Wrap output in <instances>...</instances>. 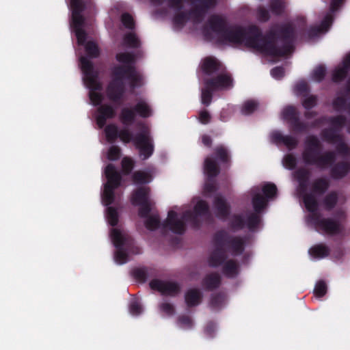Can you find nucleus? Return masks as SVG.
I'll list each match as a JSON object with an SVG mask.
<instances>
[{
	"label": "nucleus",
	"mask_w": 350,
	"mask_h": 350,
	"mask_svg": "<svg viewBox=\"0 0 350 350\" xmlns=\"http://www.w3.org/2000/svg\"><path fill=\"white\" fill-rule=\"evenodd\" d=\"M215 92L208 85H204L201 91V102L205 106H208L213 99V92Z\"/></svg>",
	"instance_id": "38"
},
{
	"label": "nucleus",
	"mask_w": 350,
	"mask_h": 350,
	"mask_svg": "<svg viewBox=\"0 0 350 350\" xmlns=\"http://www.w3.org/2000/svg\"><path fill=\"white\" fill-rule=\"evenodd\" d=\"M317 96L310 95L303 100L302 105L306 109L310 110L317 105Z\"/></svg>",
	"instance_id": "64"
},
{
	"label": "nucleus",
	"mask_w": 350,
	"mask_h": 350,
	"mask_svg": "<svg viewBox=\"0 0 350 350\" xmlns=\"http://www.w3.org/2000/svg\"><path fill=\"white\" fill-rule=\"evenodd\" d=\"M293 130L296 133H304L306 132L308 129V126L307 123L304 122H301L299 118L295 119L291 123Z\"/></svg>",
	"instance_id": "58"
},
{
	"label": "nucleus",
	"mask_w": 350,
	"mask_h": 350,
	"mask_svg": "<svg viewBox=\"0 0 350 350\" xmlns=\"http://www.w3.org/2000/svg\"><path fill=\"white\" fill-rule=\"evenodd\" d=\"M105 174L107 179L105 186L112 187L117 189L120 187L122 181V176L119 172L117 171L114 165L108 164L105 170Z\"/></svg>",
	"instance_id": "22"
},
{
	"label": "nucleus",
	"mask_w": 350,
	"mask_h": 350,
	"mask_svg": "<svg viewBox=\"0 0 350 350\" xmlns=\"http://www.w3.org/2000/svg\"><path fill=\"white\" fill-rule=\"evenodd\" d=\"M189 19V14L186 12L179 11L173 18V23L176 26L183 27Z\"/></svg>",
	"instance_id": "47"
},
{
	"label": "nucleus",
	"mask_w": 350,
	"mask_h": 350,
	"mask_svg": "<svg viewBox=\"0 0 350 350\" xmlns=\"http://www.w3.org/2000/svg\"><path fill=\"white\" fill-rule=\"evenodd\" d=\"M327 286L325 282L323 280H319L315 285L314 294L317 297H322L327 293Z\"/></svg>",
	"instance_id": "55"
},
{
	"label": "nucleus",
	"mask_w": 350,
	"mask_h": 350,
	"mask_svg": "<svg viewBox=\"0 0 350 350\" xmlns=\"http://www.w3.org/2000/svg\"><path fill=\"white\" fill-rule=\"evenodd\" d=\"M226 299V294L224 292L213 293L211 296L210 306L213 309H220Z\"/></svg>",
	"instance_id": "36"
},
{
	"label": "nucleus",
	"mask_w": 350,
	"mask_h": 350,
	"mask_svg": "<svg viewBox=\"0 0 350 350\" xmlns=\"http://www.w3.org/2000/svg\"><path fill=\"white\" fill-rule=\"evenodd\" d=\"M329 174L334 180L345 178L350 172V163L345 161H338L330 167Z\"/></svg>",
	"instance_id": "19"
},
{
	"label": "nucleus",
	"mask_w": 350,
	"mask_h": 350,
	"mask_svg": "<svg viewBox=\"0 0 350 350\" xmlns=\"http://www.w3.org/2000/svg\"><path fill=\"white\" fill-rule=\"evenodd\" d=\"M121 156V148L118 146H111L108 150L107 158L110 161H117Z\"/></svg>",
	"instance_id": "61"
},
{
	"label": "nucleus",
	"mask_w": 350,
	"mask_h": 350,
	"mask_svg": "<svg viewBox=\"0 0 350 350\" xmlns=\"http://www.w3.org/2000/svg\"><path fill=\"white\" fill-rule=\"evenodd\" d=\"M326 75V68L323 65L316 67L312 73V78L317 82H321Z\"/></svg>",
	"instance_id": "51"
},
{
	"label": "nucleus",
	"mask_w": 350,
	"mask_h": 350,
	"mask_svg": "<svg viewBox=\"0 0 350 350\" xmlns=\"http://www.w3.org/2000/svg\"><path fill=\"white\" fill-rule=\"evenodd\" d=\"M145 219L144 225L150 231L161 227V231L163 234L166 230H169L174 234H183L186 230L185 223L178 218V213L172 210L168 212L167 218L162 224L158 215H150Z\"/></svg>",
	"instance_id": "6"
},
{
	"label": "nucleus",
	"mask_w": 350,
	"mask_h": 350,
	"mask_svg": "<svg viewBox=\"0 0 350 350\" xmlns=\"http://www.w3.org/2000/svg\"><path fill=\"white\" fill-rule=\"evenodd\" d=\"M98 112L96 122L100 128H103L105 125L107 119L113 118L116 115L112 106L107 104L100 105L98 108Z\"/></svg>",
	"instance_id": "25"
},
{
	"label": "nucleus",
	"mask_w": 350,
	"mask_h": 350,
	"mask_svg": "<svg viewBox=\"0 0 350 350\" xmlns=\"http://www.w3.org/2000/svg\"><path fill=\"white\" fill-rule=\"evenodd\" d=\"M206 12L201 7L196 6L188 12L189 19H192L195 23H200L203 21Z\"/></svg>",
	"instance_id": "37"
},
{
	"label": "nucleus",
	"mask_w": 350,
	"mask_h": 350,
	"mask_svg": "<svg viewBox=\"0 0 350 350\" xmlns=\"http://www.w3.org/2000/svg\"><path fill=\"white\" fill-rule=\"evenodd\" d=\"M185 300L189 308L198 306L202 300V294L198 288L189 289L185 295Z\"/></svg>",
	"instance_id": "29"
},
{
	"label": "nucleus",
	"mask_w": 350,
	"mask_h": 350,
	"mask_svg": "<svg viewBox=\"0 0 350 350\" xmlns=\"http://www.w3.org/2000/svg\"><path fill=\"white\" fill-rule=\"evenodd\" d=\"M217 163L219 161L226 168L231 165V157L229 150L223 145L216 146L213 150V157H211Z\"/></svg>",
	"instance_id": "21"
},
{
	"label": "nucleus",
	"mask_w": 350,
	"mask_h": 350,
	"mask_svg": "<svg viewBox=\"0 0 350 350\" xmlns=\"http://www.w3.org/2000/svg\"><path fill=\"white\" fill-rule=\"evenodd\" d=\"M121 22L124 27L128 29L133 30L135 27V23L133 17L128 12H124L121 15Z\"/></svg>",
	"instance_id": "52"
},
{
	"label": "nucleus",
	"mask_w": 350,
	"mask_h": 350,
	"mask_svg": "<svg viewBox=\"0 0 350 350\" xmlns=\"http://www.w3.org/2000/svg\"><path fill=\"white\" fill-rule=\"evenodd\" d=\"M226 19L217 14L211 15L207 23L203 27L202 32L206 38L212 37V32L218 36L221 40L228 29Z\"/></svg>",
	"instance_id": "12"
},
{
	"label": "nucleus",
	"mask_w": 350,
	"mask_h": 350,
	"mask_svg": "<svg viewBox=\"0 0 350 350\" xmlns=\"http://www.w3.org/2000/svg\"><path fill=\"white\" fill-rule=\"evenodd\" d=\"M277 191L276 185L271 183H266L262 188V193L267 200L273 198L277 194Z\"/></svg>",
	"instance_id": "45"
},
{
	"label": "nucleus",
	"mask_w": 350,
	"mask_h": 350,
	"mask_svg": "<svg viewBox=\"0 0 350 350\" xmlns=\"http://www.w3.org/2000/svg\"><path fill=\"white\" fill-rule=\"evenodd\" d=\"M214 245L215 248L209 256L208 264L211 267H218L227 260L228 255L224 249V245Z\"/></svg>",
	"instance_id": "18"
},
{
	"label": "nucleus",
	"mask_w": 350,
	"mask_h": 350,
	"mask_svg": "<svg viewBox=\"0 0 350 350\" xmlns=\"http://www.w3.org/2000/svg\"><path fill=\"white\" fill-rule=\"evenodd\" d=\"M152 114L150 106L145 100H139L133 107H123L120 111L119 119L124 126H129L135 122L137 115L147 118Z\"/></svg>",
	"instance_id": "9"
},
{
	"label": "nucleus",
	"mask_w": 350,
	"mask_h": 350,
	"mask_svg": "<svg viewBox=\"0 0 350 350\" xmlns=\"http://www.w3.org/2000/svg\"><path fill=\"white\" fill-rule=\"evenodd\" d=\"M347 99L344 96H338L334 99L332 105L334 109L337 111L346 110Z\"/></svg>",
	"instance_id": "57"
},
{
	"label": "nucleus",
	"mask_w": 350,
	"mask_h": 350,
	"mask_svg": "<svg viewBox=\"0 0 350 350\" xmlns=\"http://www.w3.org/2000/svg\"><path fill=\"white\" fill-rule=\"evenodd\" d=\"M284 167L288 170H294L297 165V159L292 154H287L283 159Z\"/></svg>",
	"instance_id": "60"
},
{
	"label": "nucleus",
	"mask_w": 350,
	"mask_h": 350,
	"mask_svg": "<svg viewBox=\"0 0 350 350\" xmlns=\"http://www.w3.org/2000/svg\"><path fill=\"white\" fill-rule=\"evenodd\" d=\"M116 59L122 64L111 69V80L107 87V95L111 101L120 103L125 92L124 80H129L130 88L135 89L142 85V79L134 65L135 56L133 53L120 52L116 54Z\"/></svg>",
	"instance_id": "3"
},
{
	"label": "nucleus",
	"mask_w": 350,
	"mask_h": 350,
	"mask_svg": "<svg viewBox=\"0 0 350 350\" xmlns=\"http://www.w3.org/2000/svg\"><path fill=\"white\" fill-rule=\"evenodd\" d=\"M152 180V175L149 172L137 170L132 174V180L136 185L149 183Z\"/></svg>",
	"instance_id": "34"
},
{
	"label": "nucleus",
	"mask_w": 350,
	"mask_h": 350,
	"mask_svg": "<svg viewBox=\"0 0 350 350\" xmlns=\"http://www.w3.org/2000/svg\"><path fill=\"white\" fill-rule=\"evenodd\" d=\"M124 42L127 46L133 49H137L141 44L139 39L133 32L127 33L124 35Z\"/></svg>",
	"instance_id": "39"
},
{
	"label": "nucleus",
	"mask_w": 350,
	"mask_h": 350,
	"mask_svg": "<svg viewBox=\"0 0 350 350\" xmlns=\"http://www.w3.org/2000/svg\"><path fill=\"white\" fill-rule=\"evenodd\" d=\"M133 277L140 282H145L148 276L147 268H137L133 271Z\"/></svg>",
	"instance_id": "54"
},
{
	"label": "nucleus",
	"mask_w": 350,
	"mask_h": 350,
	"mask_svg": "<svg viewBox=\"0 0 350 350\" xmlns=\"http://www.w3.org/2000/svg\"><path fill=\"white\" fill-rule=\"evenodd\" d=\"M338 195L336 191H332L328 193L323 200V204L326 211L332 210L337 204Z\"/></svg>",
	"instance_id": "35"
},
{
	"label": "nucleus",
	"mask_w": 350,
	"mask_h": 350,
	"mask_svg": "<svg viewBox=\"0 0 350 350\" xmlns=\"http://www.w3.org/2000/svg\"><path fill=\"white\" fill-rule=\"evenodd\" d=\"M138 126H142V131L137 135L133 134V139L136 147L139 150V155L143 160L148 159L154 152V144L152 139L149 134L148 129L142 123H138Z\"/></svg>",
	"instance_id": "11"
},
{
	"label": "nucleus",
	"mask_w": 350,
	"mask_h": 350,
	"mask_svg": "<svg viewBox=\"0 0 350 350\" xmlns=\"http://www.w3.org/2000/svg\"><path fill=\"white\" fill-rule=\"evenodd\" d=\"M348 70L343 66L336 68L332 74V81L339 83L343 81L347 76Z\"/></svg>",
	"instance_id": "53"
},
{
	"label": "nucleus",
	"mask_w": 350,
	"mask_h": 350,
	"mask_svg": "<svg viewBox=\"0 0 350 350\" xmlns=\"http://www.w3.org/2000/svg\"><path fill=\"white\" fill-rule=\"evenodd\" d=\"M214 244L226 246L233 256L241 255L245 247V238L239 236H231L226 230L216 232L213 238Z\"/></svg>",
	"instance_id": "8"
},
{
	"label": "nucleus",
	"mask_w": 350,
	"mask_h": 350,
	"mask_svg": "<svg viewBox=\"0 0 350 350\" xmlns=\"http://www.w3.org/2000/svg\"><path fill=\"white\" fill-rule=\"evenodd\" d=\"M111 238L116 248L114 258L118 264H124L128 261V253L139 254L142 252L141 248L135 245L134 239L118 228L111 229Z\"/></svg>",
	"instance_id": "5"
},
{
	"label": "nucleus",
	"mask_w": 350,
	"mask_h": 350,
	"mask_svg": "<svg viewBox=\"0 0 350 350\" xmlns=\"http://www.w3.org/2000/svg\"><path fill=\"white\" fill-rule=\"evenodd\" d=\"M84 45L86 54L89 57L96 58L100 55L99 48L94 42L88 41Z\"/></svg>",
	"instance_id": "43"
},
{
	"label": "nucleus",
	"mask_w": 350,
	"mask_h": 350,
	"mask_svg": "<svg viewBox=\"0 0 350 350\" xmlns=\"http://www.w3.org/2000/svg\"><path fill=\"white\" fill-rule=\"evenodd\" d=\"M79 61L81 69L84 75V81L90 89V98L94 105H99L103 100V96L97 92L102 90V84L98 81V74L94 70L93 63L86 57L81 56Z\"/></svg>",
	"instance_id": "7"
},
{
	"label": "nucleus",
	"mask_w": 350,
	"mask_h": 350,
	"mask_svg": "<svg viewBox=\"0 0 350 350\" xmlns=\"http://www.w3.org/2000/svg\"><path fill=\"white\" fill-rule=\"evenodd\" d=\"M322 144L319 139L314 135L306 137L304 141V148L301 153L304 163L306 165L315 166L324 170L329 168L336 162V155L332 150L321 153Z\"/></svg>",
	"instance_id": "4"
},
{
	"label": "nucleus",
	"mask_w": 350,
	"mask_h": 350,
	"mask_svg": "<svg viewBox=\"0 0 350 350\" xmlns=\"http://www.w3.org/2000/svg\"><path fill=\"white\" fill-rule=\"evenodd\" d=\"M256 18L260 22L265 23L270 19V14L265 8L259 6L256 10Z\"/></svg>",
	"instance_id": "59"
},
{
	"label": "nucleus",
	"mask_w": 350,
	"mask_h": 350,
	"mask_svg": "<svg viewBox=\"0 0 350 350\" xmlns=\"http://www.w3.org/2000/svg\"><path fill=\"white\" fill-rule=\"evenodd\" d=\"M116 188L104 185L102 198L105 206L111 204L115 199L114 190Z\"/></svg>",
	"instance_id": "42"
},
{
	"label": "nucleus",
	"mask_w": 350,
	"mask_h": 350,
	"mask_svg": "<svg viewBox=\"0 0 350 350\" xmlns=\"http://www.w3.org/2000/svg\"><path fill=\"white\" fill-rule=\"evenodd\" d=\"M268 200L260 193H254L252 199V204L254 211L262 213L267 206Z\"/></svg>",
	"instance_id": "32"
},
{
	"label": "nucleus",
	"mask_w": 350,
	"mask_h": 350,
	"mask_svg": "<svg viewBox=\"0 0 350 350\" xmlns=\"http://www.w3.org/2000/svg\"><path fill=\"white\" fill-rule=\"evenodd\" d=\"M107 217L109 224L111 226H116L119 221V215L117 210L112 206H109L107 209Z\"/></svg>",
	"instance_id": "50"
},
{
	"label": "nucleus",
	"mask_w": 350,
	"mask_h": 350,
	"mask_svg": "<svg viewBox=\"0 0 350 350\" xmlns=\"http://www.w3.org/2000/svg\"><path fill=\"white\" fill-rule=\"evenodd\" d=\"M150 189L148 187H140L135 190L132 194L131 202L134 206L150 202L149 193Z\"/></svg>",
	"instance_id": "28"
},
{
	"label": "nucleus",
	"mask_w": 350,
	"mask_h": 350,
	"mask_svg": "<svg viewBox=\"0 0 350 350\" xmlns=\"http://www.w3.org/2000/svg\"><path fill=\"white\" fill-rule=\"evenodd\" d=\"M261 214L262 213L254 211L247 215L245 224L250 231L254 232L258 228L261 222Z\"/></svg>",
	"instance_id": "33"
},
{
	"label": "nucleus",
	"mask_w": 350,
	"mask_h": 350,
	"mask_svg": "<svg viewBox=\"0 0 350 350\" xmlns=\"http://www.w3.org/2000/svg\"><path fill=\"white\" fill-rule=\"evenodd\" d=\"M258 105V103L254 100H247L242 105L241 113L243 115H250L256 110Z\"/></svg>",
	"instance_id": "49"
},
{
	"label": "nucleus",
	"mask_w": 350,
	"mask_h": 350,
	"mask_svg": "<svg viewBox=\"0 0 350 350\" xmlns=\"http://www.w3.org/2000/svg\"><path fill=\"white\" fill-rule=\"evenodd\" d=\"M329 123L332 124L336 131L342 128L347 123V118L345 116L339 115L334 117H330L329 119Z\"/></svg>",
	"instance_id": "48"
},
{
	"label": "nucleus",
	"mask_w": 350,
	"mask_h": 350,
	"mask_svg": "<svg viewBox=\"0 0 350 350\" xmlns=\"http://www.w3.org/2000/svg\"><path fill=\"white\" fill-rule=\"evenodd\" d=\"M150 287L165 295H175L180 291L179 285L173 282H164L159 279L150 281Z\"/></svg>",
	"instance_id": "16"
},
{
	"label": "nucleus",
	"mask_w": 350,
	"mask_h": 350,
	"mask_svg": "<svg viewBox=\"0 0 350 350\" xmlns=\"http://www.w3.org/2000/svg\"><path fill=\"white\" fill-rule=\"evenodd\" d=\"M322 137L328 142L334 143L340 139L334 128L325 129L321 131Z\"/></svg>",
	"instance_id": "40"
},
{
	"label": "nucleus",
	"mask_w": 350,
	"mask_h": 350,
	"mask_svg": "<svg viewBox=\"0 0 350 350\" xmlns=\"http://www.w3.org/2000/svg\"><path fill=\"white\" fill-rule=\"evenodd\" d=\"M217 217L222 220L226 219L230 213V206L222 196H216L213 201Z\"/></svg>",
	"instance_id": "23"
},
{
	"label": "nucleus",
	"mask_w": 350,
	"mask_h": 350,
	"mask_svg": "<svg viewBox=\"0 0 350 350\" xmlns=\"http://www.w3.org/2000/svg\"><path fill=\"white\" fill-rule=\"evenodd\" d=\"M221 283V278L218 273L213 272L207 274L202 281V285L205 290L212 291L217 288Z\"/></svg>",
	"instance_id": "27"
},
{
	"label": "nucleus",
	"mask_w": 350,
	"mask_h": 350,
	"mask_svg": "<svg viewBox=\"0 0 350 350\" xmlns=\"http://www.w3.org/2000/svg\"><path fill=\"white\" fill-rule=\"evenodd\" d=\"M296 38L294 25L286 23L274 25L265 35L256 25L247 28L228 27L221 40L234 44H243L269 56L284 57L293 51Z\"/></svg>",
	"instance_id": "1"
},
{
	"label": "nucleus",
	"mask_w": 350,
	"mask_h": 350,
	"mask_svg": "<svg viewBox=\"0 0 350 350\" xmlns=\"http://www.w3.org/2000/svg\"><path fill=\"white\" fill-rule=\"evenodd\" d=\"M204 172L207 176L204 189L208 193L217 191L215 178L220 173V167L211 157H206L204 161Z\"/></svg>",
	"instance_id": "13"
},
{
	"label": "nucleus",
	"mask_w": 350,
	"mask_h": 350,
	"mask_svg": "<svg viewBox=\"0 0 350 350\" xmlns=\"http://www.w3.org/2000/svg\"><path fill=\"white\" fill-rule=\"evenodd\" d=\"M269 8L273 14L281 15L284 11V2L282 0H270Z\"/></svg>",
	"instance_id": "44"
},
{
	"label": "nucleus",
	"mask_w": 350,
	"mask_h": 350,
	"mask_svg": "<svg viewBox=\"0 0 350 350\" xmlns=\"http://www.w3.org/2000/svg\"><path fill=\"white\" fill-rule=\"evenodd\" d=\"M245 226V220L241 215H234L230 222V226L234 230H241Z\"/></svg>",
	"instance_id": "46"
},
{
	"label": "nucleus",
	"mask_w": 350,
	"mask_h": 350,
	"mask_svg": "<svg viewBox=\"0 0 350 350\" xmlns=\"http://www.w3.org/2000/svg\"><path fill=\"white\" fill-rule=\"evenodd\" d=\"M334 21L333 15L327 14L319 25L311 26L308 30L310 38L317 37L319 34L326 32L332 25Z\"/></svg>",
	"instance_id": "20"
},
{
	"label": "nucleus",
	"mask_w": 350,
	"mask_h": 350,
	"mask_svg": "<svg viewBox=\"0 0 350 350\" xmlns=\"http://www.w3.org/2000/svg\"><path fill=\"white\" fill-rule=\"evenodd\" d=\"M221 63L213 56H207L201 60L200 68L206 76H211L221 70Z\"/></svg>",
	"instance_id": "17"
},
{
	"label": "nucleus",
	"mask_w": 350,
	"mask_h": 350,
	"mask_svg": "<svg viewBox=\"0 0 350 350\" xmlns=\"http://www.w3.org/2000/svg\"><path fill=\"white\" fill-rule=\"evenodd\" d=\"M239 266L235 260H227L222 267L223 273L228 278H234L239 273Z\"/></svg>",
	"instance_id": "30"
},
{
	"label": "nucleus",
	"mask_w": 350,
	"mask_h": 350,
	"mask_svg": "<svg viewBox=\"0 0 350 350\" xmlns=\"http://www.w3.org/2000/svg\"><path fill=\"white\" fill-rule=\"evenodd\" d=\"M199 217H204L206 220L209 223L213 221L209 205L203 200L197 202L193 207V211L189 210L185 211L180 219L184 222L185 221L189 222L191 228L199 229L202 226V221Z\"/></svg>",
	"instance_id": "10"
},
{
	"label": "nucleus",
	"mask_w": 350,
	"mask_h": 350,
	"mask_svg": "<svg viewBox=\"0 0 350 350\" xmlns=\"http://www.w3.org/2000/svg\"><path fill=\"white\" fill-rule=\"evenodd\" d=\"M329 248L323 243H319L313 245L309 250V254L314 258L321 259L327 257L329 255Z\"/></svg>",
	"instance_id": "31"
},
{
	"label": "nucleus",
	"mask_w": 350,
	"mask_h": 350,
	"mask_svg": "<svg viewBox=\"0 0 350 350\" xmlns=\"http://www.w3.org/2000/svg\"><path fill=\"white\" fill-rule=\"evenodd\" d=\"M72 14H82L85 9V5L81 0H71Z\"/></svg>",
	"instance_id": "62"
},
{
	"label": "nucleus",
	"mask_w": 350,
	"mask_h": 350,
	"mask_svg": "<svg viewBox=\"0 0 350 350\" xmlns=\"http://www.w3.org/2000/svg\"><path fill=\"white\" fill-rule=\"evenodd\" d=\"M330 187L329 180L326 177L314 179L310 185V192L305 191L302 196L306 208L311 213L308 216V221L319 232L329 235H342L346 232L344 223L347 215L345 211L340 210L336 212L335 217H322L317 212L319 203L317 196L325 193Z\"/></svg>",
	"instance_id": "2"
},
{
	"label": "nucleus",
	"mask_w": 350,
	"mask_h": 350,
	"mask_svg": "<svg viewBox=\"0 0 350 350\" xmlns=\"http://www.w3.org/2000/svg\"><path fill=\"white\" fill-rule=\"evenodd\" d=\"M105 133L107 141L111 143L114 142L118 138L124 144H129L133 139V132L128 126L119 131L116 124H110L105 126Z\"/></svg>",
	"instance_id": "14"
},
{
	"label": "nucleus",
	"mask_w": 350,
	"mask_h": 350,
	"mask_svg": "<svg viewBox=\"0 0 350 350\" xmlns=\"http://www.w3.org/2000/svg\"><path fill=\"white\" fill-rule=\"evenodd\" d=\"M139 206L140 207L139 208L138 214L140 217L146 218V217L150 216V213L151 212L150 202L140 204Z\"/></svg>",
	"instance_id": "63"
},
{
	"label": "nucleus",
	"mask_w": 350,
	"mask_h": 350,
	"mask_svg": "<svg viewBox=\"0 0 350 350\" xmlns=\"http://www.w3.org/2000/svg\"><path fill=\"white\" fill-rule=\"evenodd\" d=\"M294 176L299 183V190L300 194L308 190L310 172L305 168H299L294 172Z\"/></svg>",
	"instance_id": "26"
},
{
	"label": "nucleus",
	"mask_w": 350,
	"mask_h": 350,
	"mask_svg": "<svg viewBox=\"0 0 350 350\" xmlns=\"http://www.w3.org/2000/svg\"><path fill=\"white\" fill-rule=\"evenodd\" d=\"M204 84L208 85L215 91L232 88L233 79L230 73H221L216 77L204 80Z\"/></svg>",
	"instance_id": "15"
},
{
	"label": "nucleus",
	"mask_w": 350,
	"mask_h": 350,
	"mask_svg": "<svg viewBox=\"0 0 350 350\" xmlns=\"http://www.w3.org/2000/svg\"><path fill=\"white\" fill-rule=\"evenodd\" d=\"M271 140L277 144H283L291 150L295 149L298 145V140L295 137L291 135H283L279 131L272 133Z\"/></svg>",
	"instance_id": "24"
},
{
	"label": "nucleus",
	"mask_w": 350,
	"mask_h": 350,
	"mask_svg": "<svg viewBox=\"0 0 350 350\" xmlns=\"http://www.w3.org/2000/svg\"><path fill=\"white\" fill-rule=\"evenodd\" d=\"M122 173L125 175H129L135 167L134 160L129 157H124L121 161Z\"/></svg>",
	"instance_id": "41"
},
{
	"label": "nucleus",
	"mask_w": 350,
	"mask_h": 350,
	"mask_svg": "<svg viewBox=\"0 0 350 350\" xmlns=\"http://www.w3.org/2000/svg\"><path fill=\"white\" fill-rule=\"evenodd\" d=\"M283 116L284 118L289 120L291 123L299 118L295 108L292 106H288L284 109Z\"/></svg>",
	"instance_id": "56"
}]
</instances>
